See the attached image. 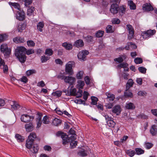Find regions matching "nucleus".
Instances as JSON below:
<instances>
[{
  "label": "nucleus",
  "mask_w": 157,
  "mask_h": 157,
  "mask_svg": "<svg viewBox=\"0 0 157 157\" xmlns=\"http://www.w3.org/2000/svg\"><path fill=\"white\" fill-rule=\"evenodd\" d=\"M121 111V106L119 105L115 106L112 109V112L117 115H119Z\"/></svg>",
  "instance_id": "obj_16"
},
{
  "label": "nucleus",
  "mask_w": 157,
  "mask_h": 157,
  "mask_svg": "<svg viewBox=\"0 0 157 157\" xmlns=\"http://www.w3.org/2000/svg\"><path fill=\"white\" fill-rule=\"evenodd\" d=\"M75 140H72L71 139V143L70 144V146L71 148L75 147L77 145V142L76 141H74Z\"/></svg>",
  "instance_id": "obj_45"
},
{
  "label": "nucleus",
  "mask_w": 157,
  "mask_h": 157,
  "mask_svg": "<svg viewBox=\"0 0 157 157\" xmlns=\"http://www.w3.org/2000/svg\"><path fill=\"white\" fill-rule=\"evenodd\" d=\"M42 115L40 114H38L37 118L36 119V122L37 124V128H39L41 125L42 121Z\"/></svg>",
  "instance_id": "obj_17"
},
{
  "label": "nucleus",
  "mask_w": 157,
  "mask_h": 157,
  "mask_svg": "<svg viewBox=\"0 0 157 157\" xmlns=\"http://www.w3.org/2000/svg\"><path fill=\"white\" fill-rule=\"evenodd\" d=\"M135 154L138 155H140L143 154L144 151L140 148H136L135 149Z\"/></svg>",
  "instance_id": "obj_26"
},
{
  "label": "nucleus",
  "mask_w": 157,
  "mask_h": 157,
  "mask_svg": "<svg viewBox=\"0 0 157 157\" xmlns=\"http://www.w3.org/2000/svg\"><path fill=\"white\" fill-rule=\"evenodd\" d=\"M25 24H19L18 26L17 29L19 32H21L25 29Z\"/></svg>",
  "instance_id": "obj_43"
},
{
  "label": "nucleus",
  "mask_w": 157,
  "mask_h": 157,
  "mask_svg": "<svg viewBox=\"0 0 157 157\" xmlns=\"http://www.w3.org/2000/svg\"><path fill=\"white\" fill-rule=\"evenodd\" d=\"M31 151L33 153H36L38 152V146L36 144L33 146V147H31L30 149Z\"/></svg>",
  "instance_id": "obj_37"
},
{
  "label": "nucleus",
  "mask_w": 157,
  "mask_h": 157,
  "mask_svg": "<svg viewBox=\"0 0 157 157\" xmlns=\"http://www.w3.org/2000/svg\"><path fill=\"white\" fill-rule=\"evenodd\" d=\"M27 45L30 47H33L35 46V44L34 42L31 40H28L27 41Z\"/></svg>",
  "instance_id": "obj_56"
},
{
  "label": "nucleus",
  "mask_w": 157,
  "mask_h": 157,
  "mask_svg": "<svg viewBox=\"0 0 157 157\" xmlns=\"http://www.w3.org/2000/svg\"><path fill=\"white\" fill-rule=\"evenodd\" d=\"M144 146L146 149H149L152 147L153 144L151 143L147 142L145 143Z\"/></svg>",
  "instance_id": "obj_58"
},
{
  "label": "nucleus",
  "mask_w": 157,
  "mask_h": 157,
  "mask_svg": "<svg viewBox=\"0 0 157 157\" xmlns=\"http://www.w3.org/2000/svg\"><path fill=\"white\" fill-rule=\"evenodd\" d=\"M13 40L16 43H19L24 42V38L19 36L13 38Z\"/></svg>",
  "instance_id": "obj_23"
},
{
  "label": "nucleus",
  "mask_w": 157,
  "mask_h": 157,
  "mask_svg": "<svg viewBox=\"0 0 157 157\" xmlns=\"http://www.w3.org/2000/svg\"><path fill=\"white\" fill-rule=\"evenodd\" d=\"M138 69L139 71L142 73H145L146 72V69L143 67H139Z\"/></svg>",
  "instance_id": "obj_60"
},
{
  "label": "nucleus",
  "mask_w": 157,
  "mask_h": 157,
  "mask_svg": "<svg viewBox=\"0 0 157 157\" xmlns=\"http://www.w3.org/2000/svg\"><path fill=\"white\" fill-rule=\"evenodd\" d=\"M92 102L91 104L93 105H96L97 104V102L98 101V98L95 97H92L91 98Z\"/></svg>",
  "instance_id": "obj_53"
},
{
  "label": "nucleus",
  "mask_w": 157,
  "mask_h": 157,
  "mask_svg": "<svg viewBox=\"0 0 157 157\" xmlns=\"http://www.w3.org/2000/svg\"><path fill=\"white\" fill-rule=\"evenodd\" d=\"M128 4L129 6V8L131 10H135L136 9L135 4L133 3L132 0H130L128 1Z\"/></svg>",
  "instance_id": "obj_35"
},
{
  "label": "nucleus",
  "mask_w": 157,
  "mask_h": 157,
  "mask_svg": "<svg viewBox=\"0 0 157 157\" xmlns=\"http://www.w3.org/2000/svg\"><path fill=\"white\" fill-rule=\"evenodd\" d=\"M61 123V120L57 118H54L52 121V123L53 125L56 126H58L60 125Z\"/></svg>",
  "instance_id": "obj_32"
},
{
  "label": "nucleus",
  "mask_w": 157,
  "mask_h": 157,
  "mask_svg": "<svg viewBox=\"0 0 157 157\" xmlns=\"http://www.w3.org/2000/svg\"><path fill=\"white\" fill-rule=\"evenodd\" d=\"M89 53V52L86 50L80 52L78 55V58L80 60L84 61L86 60L85 58L86 56Z\"/></svg>",
  "instance_id": "obj_8"
},
{
  "label": "nucleus",
  "mask_w": 157,
  "mask_h": 157,
  "mask_svg": "<svg viewBox=\"0 0 157 157\" xmlns=\"http://www.w3.org/2000/svg\"><path fill=\"white\" fill-rule=\"evenodd\" d=\"M106 95L107 96V98H110V100L113 101L115 98L114 95L109 93H106Z\"/></svg>",
  "instance_id": "obj_49"
},
{
  "label": "nucleus",
  "mask_w": 157,
  "mask_h": 157,
  "mask_svg": "<svg viewBox=\"0 0 157 157\" xmlns=\"http://www.w3.org/2000/svg\"><path fill=\"white\" fill-rule=\"evenodd\" d=\"M89 95V94L86 91H84L83 95V98L85 100H87Z\"/></svg>",
  "instance_id": "obj_63"
},
{
  "label": "nucleus",
  "mask_w": 157,
  "mask_h": 157,
  "mask_svg": "<svg viewBox=\"0 0 157 157\" xmlns=\"http://www.w3.org/2000/svg\"><path fill=\"white\" fill-rule=\"evenodd\" d=\"M35 12V8L34 7H29L27 11V15L28 16H34Z\"/></svg>",
  "instance_id": "obj_14"
},
{
  "label": "nucleus",
  "mask_w": 157,
  "mask_h": 157,
  "mask_svg": "<svg viewBox=\"0 0 157 157\" xmlns=\"http://www.w3.org/2000/svg\"><path fill=\"white\" fill-rule=\"evenodd\" d=\"M44 24L43 21L40 22L37 25V29L40 32H42L43 31L42 29L44 27Z\"/></svg>",
  "instance_id": "obj_31"
},
{
  "label": "nucleus",
  "mask_w": 157,
  "mask_h": 157,
  "mask_svg": "<svg viewBox=\"0 0 157 157\" xmlns=\"http://www.w3.org/2000/svg\"><path fill=\"white\" fill-rule=\"evenodd\" d=\"M106 31L107 33H112L113 32L112 29V26L110 25H108L106 28Z\"/></svg>",
  "instance_id": "obj_52"
},
{
  "label": "nucleus",
  "mask_w": 157,
  "mask_h": 157,
  "mask_svg": "<svg viewBox=\"0 0 157 157\" xmlns=\"http://www.w3.org/2000/svg\"><path fill=\"white\" fill-rule=\"evenodd\" d=\"M107 125L110 128H112L114 127L116 125V123L112 119L110 121H107L106 122Z\"/></svg>",
  "instance_id": "obj_33"
},
{
  "label": "nucleus",
  "mask_w": 157,
  "mask_h": 157,
  "mask_svg": "<svg viewBox=\"0 0 157 157\" xmlns=\"http://www.w3.org/2000/svg\"><path fill=\"white\" fill-rule=\"evenodd\" d=\"M112 22L113 24H119L120 23V21L119 19L117 18H114L112 20Z\"/></svg>",
  "instance_id": "obj_59"
},
{
  "label": "nucleus",
  "mask_w": 157,
  "mask_h": 157,
  "mask_svg": "<svg viewBox=\"0 0 157 157\" xmlns=\"http://www.w3.org/2000/svg\"><path fill=\"white\" fill-rule=\"evenodd\" d=\"M102 115L105 117L106 122H107V121H110L113 119L111 117L109 116L107 114L105 113H103Z\"/></svg>",
  "instance_id": "obj_44"
},
{
  "label": "nucleus",
  "mask_w": 157,
  "mask_h": 157,
  "mask_svg": "<svg viewBox=\"0 0 157 157\" xmlns=\"http://www.w3.org/2000/svg\"><path fill=\"white\" fill-rule=\"evenodd\" d=\"M25 13L23 10H20L16 14V18L19 21H23L25 19Z\"/></svg>",
  "instance_id": "obj_9"
},
{
  "label": "nucleus",
  "mask_w": 157,
  "mask_h": 157,
  "mask_svg": "<svg viewBox=\"0 0 157 157\" xmlns=\"http://www.w3.org/2000/svg\"><path fill=\"white\" fill-rule=\"evenodd\" d=\"M64 81L65 82L69 83L71 85L75 82V78L70 76H66Z\"/></svg>",
  "instance_id": "obj_11"
},
{
  "label": "nucleus",
  "mask_w": 157,
  "mask_h": 157,
  "mask_svg": "<svg viewBox=\"0 0 157 157\" xmlns=\"http://www.w3.org/2000/svg\"><path fill=\"white\" fill-rule=\"evenodd\" d=\"M34 49H31L27 50L24 47H18L15 50V55L19 61L21 63H24L26 59V53L27 55H30L34 53Z\"/></svg>",
  "instance_id": "obj_1"
},
{
  "label": "nucleus",
  "mask_w": 157,
  "mask_h": 157,
  "mask_svg": "<svg viewBox=\"0 0 157 157\" xmlns=\"http://www.w3.org/2000/svg\"><path fill=\"white\" fill-rule=\"evenodd\" d=\"M36 133L34 132H32L30 133L28 138L34 140V139L36 138Z\"/></svg>",
  "instance_id": "obj_46"
},
{
  "label": "nucleus",
  "mask_w": 157,
  "mask_h": 157,
  "mask_svg": "<svg viewBox=\"0 0 157 157\" xmlns=\"http://www.w3.org/2000/svg\"><path fill=\"white\" fill-rule=\"evenodd\" d=\"M62 46L67 50H71L72 48V45L71 44L65 42L62 44Z\"/></svg>",
  "instance_id": "obj_34"
},
{
  "label": "nucleus",
  "mask_w": 157,
  "mask_h": 157,
  "mask_svg": "<svg viewBox=\"0 0 157 157\" xmlns=\"http://www.w3.org/2000/svg\"><path fill=\"white\" fill-rule=\"evenodd\" d=\"M150 132L152 136H155L157 134V126L153 125L150 130Z\"/></svg>",
  "instance_id": "obj_19"
},
{
  "label": "nucleus",
  "mask_w": 157,
  "mask_h": 157,
  "mask_svg": "<svg viewBox=\"0 0 157 157\" xmlns=\"http://www.w3.org/2000/svg\"><path fill=\"white\" fill-rule=\"evenodd\" d=\"M78 155L82 157H84L87 155L86 151L83 149H82L79 151L78 153Z\"/></svg>",
  "instance_id": "obj_39"
},
{
  "label": "nucleus",
  "mask_w": 157,
  "mask_h": 157,
  "mask_svg": "<svg viewBox=\"0 0 157 157\" xmlns=\"http://www.w3.org/2000/svg\"><path fill=\"white\" fill-rule=\"evenodd\" d=\"M9 4L14 7L15 8L19 10H20L21 6L20 5L17 3L10 2Z\"/></svg>",
  "instance_id": "obj_36"
},
{
  "label": "nucleus",
  "mask_w": 157,
  "mask_h": 157,
  "mask_svg": "<svg viewBox=\"0 0 157 157\" xmlns=\"http://www.w3.org/2000/svg\"><path fill=\"white\" fill-rule=\"evenodd\" d=\"M120 15H122L125 13L126 8L124 6H120L118 10Z\"/></svg>",
  "instance_id": "obj_38"
},
{
  "label": "nucleus",
  "mask_w": 157,
  "mask_h": 157,
  "mask_svg": "<svg viewBox=\"0 0 157 157\" xmlns=\"http://www.w3.org/2000/svg\"><path fill=\"white\" fill-rule=\"evenodd\" d=\"M76 47L79 48L84 45V43L82 40H78L75 41L74 44Z\"/></svg>",
  "instance_id": "obj_22"
},
{
  "label": "nucleus",
  "mask_w": 157,
  "mask_h": 157,
  "mask_svg": "<svg viewBox=\"0 0 157 157\" xmlns=\"http://www.w3.org/2000/svg\"><path fill=\"white\" fill-rule=\"evenodd\" d=\"M128 65L127 63H122L118 65L117 66V68L120 69L122 68H124V67H128Z\"/></svg>",
  "instance_id": "obj_42"
},
{
  "label": "nucleus",
  "mask_w": 157,
  "mask_h": 157,
  "mask_svg": "<svg viewBox=\"0 0 157 157\" xmlns=\"http://www.w3.org/2000/svg\"><path fill=\"white\" fill-rule=\"evenodd\" d=\"M13 104L11 105L12 110H17L20 108V105L16 101H13Z\"/></svg>",
  "instance_id": "obj_27"
},
{
  "label": "nucleus",
  "mask_w": 157,
  "mask_h": 157,
  "mask_svg": "<svg viewBox=\"0 0 157 157\" xmlns=\"http://www.w3.org/2000/svg\"><path fill=\"white\" fill-rule=\"evenodd\" d=\"M126 29L128 31L129 34L128 36V39L131 40L134 37V31L133 27L130 25H126Z\"/></svg>",
  "instance_id": "obj_7"
},
{
  "label": "nucleus",
  "mask_w": 157,
  "mask_h": 157,
  "mask_svg": "<svg viewBox=\"0 0 157 157\" xmlns=\"http://www.w3.org/2000/svg\"><path fill=\"white\" fill-rule=\"evenodd\" d=\"M119 10V6L117 4H113L111 5L110 11L113 14L117 13Z\"/></svg>",
  "instance_id": "obj_10"
},
{
  "label": "nucleus",
  "mask_w": 157,
  "mask_h": 157,
  "mask_svg": "<svg viewBox=\"0 0 157 157\" xmlns=\"http://www.w3.org/2000/svg\"><path fill=\"white\" fill-rule=\"evenodd\" d=\"M62 94V92L60 91H56L52 93V95L55 97H60Z\"/></svg>",
  "instance_id": "obj_47"
},
{
  "label": "nucleus",
  "mask_w": 157,
  "mask_h": 157,
  "mask_svg": "<svg viewBox=\"0 0 157 157\" xmlns=\"http://www.w3.org/2000/svg\"><path fill=\"white\" fill-rule=\"evenodd\" d=\"M53 52L52 49L47 48L45 51V54L49 56H52L53 54Z\"/></svg>",
  "instance_id": "obj_41"
},
{
  "label": "nucleus",
  "mask_w": 157,
  "mask_h": 157,
  "mask_svg": "<svg viewBox=\"0 0 157 157\" xmlns=\"http://www.w3.org/2000/svg\"><path fill=\"white\" fill-rule=\"evenodd\" d=\"M69 134L68 135L69 138L72 140H75L76 138V135L75 134V131L72 128L69 130Z\"/></svg>",
  "instance_id": "obj_15"
},
{
  "label": "nucleus",
  "mask_w": 157,
  "mask_h": 157,
  "mask_svg": "<svg viewBox=\"0 0 157 157\" xmlns=\"http://www.w3.org/2000/svg\"><path fill=\"white\" fill-rule=\"evenodd\" d=\"M135 63L137 64L141 63L143 62L142 59L140 58H136L134 59Z\"/></svg>",
  "instance_id": "obj_57"
},
{
  "label": "nucleus",
  "mask_w": 157,
  "mask_h": 157,
  "mask_svg": "<svg viewBox=\"0 0 157 157\" xmlns=\"http://www.w3.org/2000/svg\"><path fill=\"white\" fill-rule=\"evenodd\" d=\"M133 45L134 46V48H136V45L134 44H133L132 42H128L127 43V45L124 48L126 50H128L129 49V47L130 46Z\"/></svg>",
  "instance_id": "obj_40"
},
{
  "label": "nucleus",
  "mask_w": 157,
  "mask_h": 157,
  "mask_svg": "<svg viewBox=\"0 0 157 157\" xmlns=\"http://www.w3.org/2000/svg\"><path fill=\"white\" fill-rule=\"evenodd\" d=\"M15 138L17 141L19 142H22L25 140L24 137L21 136V135L16 134L15 136Z\"/></svg>",
  "instance_id": "obj_24"
},
{
  "label": "nucleus",
  "mask_w": 157,
  "mask_h": 157,
  "mask_svg": "<svg viewBox=\"0 0 157 157\" xmlns=\"http://www.w3.org/2000/svg\"><path fill=\"white\" fill-rule=\"evenodd\" d=\"M0 50L1 52L4 54L5 56L7 57L10 54L11 50L9 49L7 44H3L1 46Z\"/></svg>",
  "instance_id": "obj_3"
},
{
  "label": "nucleus",
  "mask_w": 157,
  "mask_h": 157,
  "mask_svg": "<svg viewBox=\"0 0 157 157\" xmlns=\"http://www.w3.org/2000/svg\"><path fill=\"white\" fill-rule=\"evenodd\" d=\"M50 57L46 56H41V60L42 63H44L46 62L48 60H49Z\"/></svg>",
  "instance_id": "obj_55"
},
{
  "label": "nucleus",
  "mask_w": 157,
  "mask_h": 157,
  "mask_svg": "<svg viewBox=\"0 0 157 157\" xmlns=\"http://www.w3.org/2000/svg\"><path fill=\"white\" fill-rule=\"evenodd\" d=\"M84 72L83 71L78 72L76 75V78L78 79H81L82 77Z\"/></svg>",
  "instance_id": "obj_51"
},
{
  "label": "nucleus",
  "mask_w": 157,
  "mask_h": 157,
  "mask_svg": "<svg viewBox=\"0 0 157 157\" xmlns=\"http://www.w3.org/2000/svg\"><path fill=\"white\" fill-rule=\"evenodd\" d=\"M34 119V117L32 116H29L27 114L22 115L21 117V120L22 122L24 123H28L32 121Z\"/></svg>",
  "instance_id": "obj_4"
},
{
  "label": "nucleus",
  "mask_w": 157,
  "mask_h": 157,
  "mask_svg": "<svg viewBox=\"0 0 157 157\" xmlns=\"http://www.w3.org/2000/svg\"><path fill=\"white\" fill-rule=\"evenodd\" d=\"M156 33V30L155 29L148 30L146 31L142 32L141 35L143 38L146 39L148 37H150L154 35Z\"/></svg>",
  "instance_id": "obj_5"
},
{
  "label": "nucleus",
  "mask_w": 157,
  "mask_h": 157,
  "mask_svg": "<svg viewBox=\"0 0 157 157\" xmlns=\"http://www.w3.org/2000/svg\"><path fill=\"white\" fill-rule=\"evenodd\" d=\"M104 33V32L103 31L99 30L96 34V36L98 38L101 37L103 35Z\"/></svg>",
  "instance_id": "obj_48"
},
{
  "label": "nucleus",
  "mask_w": 157,
  "mask_h": 157,
  "mask_svg": "<svg viewBox=\"0 0 157 157\" xmlns=\"http://www.w3.org/2000/svg\"><path fill=\"white\" fill-rule=\"evenodd\" d=\"M74 64L73 61H69L66 65L65 71L69 75H72L73 74L72 66Z\"/></svg>",
  "instance_id": "obj_6"
},
{
  "label": "nucleus",
  "mask_w": 157,
  "mask_h": 157,
  "mask_svg": "<svg viewBox=\"0 0 157 157\" xmlns=\"http://www.w3.org/2000/svg\"><path fill=\"white\" fill-rule=\"evenodd\" d=\"M50 117L47 115L43 117L42 122L43 124H48L50 123Z\"/></svg>",
  "instance_id": "obj_30"
},
{
  "label": "nucleus",
  "mask_w": 157,
  "mask_h": 157,
  "mask_svg": "<svg viewBox=\"0 0 157 157\" xmlns=\"http://www.w3.org/2000/svg\"><path fill=\"white\" fill-rule=\"evenodd\" d=\"M125 108L127 109L133 110L135 109V106L134 103L127 102L126 103Z\"/></svg>",
  "instance_id": "obj_18"
},
{
  "label": "nucleus",
  "mask_w": 157,
  "mask_h": 157,
  "mask_svg": "<svg viewBox=\"0 0 157 157\" xmlns=\"http://www.w3.org/2000/svg\"><path fill=\"white\" fill-rule=\"evenodd\" d=\"M124 94L126 97L132 98L133 96L132 94L129 89H126Z\"/></svg>",
  "instance_id": "obj_25"
},
{
  "label": "nucleus",
  "mask_w": 157,
  "mask_h": 157,
  "mask_svg": "<svg viewBox=\"0 0 157 157\" xmlns=\"http://www.w3.org/2000/svg\"><path fill=\"white\" fill-rule=\"evenodd\" d=\"M84 85L85 82L84 81L79 80L77 81L76 87L78 89H82Z\"/></svg>",
  "instance_id": "obj_21"
},
{
  "label": "nucleus",
  "mask_w": 157,
  "mask_h": 157,
  "mask_svg": "<svg viewBox=\"0 0 157 157\" xmlns=\"http://www.w3.org/2000/svg\"><path fill=\"white\" fill-rule=\"evenodd\" d=\"M36 73V71L35 70H30L26 71V74L27 76H29L32 74L35 73Z\"/></svg>",
  "instance_id": "obj_50"
},
{
  "label": "nucleus",
  "mask_w": 157,
  "mask_h": 157,
  "mask_svg": "<svg viewBox=\"0 0 157 157\" xmlns=\"http://www.w3.org/2000/svg\"><path fill=\"white\" fill-rule=\"evenodd\" d=\"M25 128L26 132H29L33 131L34 129V126L33 123L31 122L26 124L25 125Z\"/></svg>",
  "instance_id": "obj_12"
},
{
  "label": "nucleus",
  "mask_w": 157,
  "mask_h": 157,
  "mask_svg": "<svg viewBox=\"0 0 157 157\" xmlns=\"http://www.w3.org/2000/svg\"><path fill=\"white\" fill-rule=\"evenodd\" d=\"M125 152L127 155L131 157L133 156L135 154V151L131 149L126 150Z\"/></svg>",
  "instance_id": "obj_28"
},
{
  "label": "nucleus",
  "mask_w": 157,
  "mask_h": 157,
  "mask_svg": "<svg viewBox=\"0 0 157 157\" xmlns=\"http://www.w3.org/2000/svg\"><path fill=\"white\" fill-rule=\"evenodd\" d=\"M57 136H61L63 140V144H66L67 143L71 142V139L66 134L64 133L61 131H59L56 133Z\"/></svg>",
  "instance_id": "obj_2"
},
{
  "label": "nucleus",
  "mask_w": 157,
  "mask_h": 157,
  "mask_svg": "<svg viewBox=\"0 0 157 157\" xmlns=\"http://www.w3.org/2000/svg\"><path fill=\"white\" fill-rule=\"evenodd\" d=\"M142 9L144 11H150L153 10V8L149 3H145L142 6Z\"/></svg>",
  "instance_id": "obj_13"
},
{
  "label": "nucleus",
  "mask_w": 157,
  "mask_h": 157,
  "mask_svg": "<svg viewBox=\"0 0 157 157\" xmlns=\"http://www.w3.org/2000/svg\"><path fill=\"white\" fill-rule=\"evenodd\" d=\"M123 59L121 57H120L118 58H116L114 59V61L118 62L119 63L123 62Z\"/></svg>",
  "instance_id": "obj_61"
},
{
  "label": "nucleus",
  "mask_w": 157,
  "mask_h": 157,
  "mask_svg": "<svg viewBox=\"0 0 157 157\" xmlns=\"http://www.w3.org/2000/svg\"><path fill=\"white\" fill-rule=\"evenodd\" d=\"M45 85L44 82L43 81H41L38 82L37 86L39 87H43Z\"/></svg>",
  "instance_id": "obj_62"
},
{
  "label": "nucleus",
  "mask_w": 157,
  "mask_h": 157,
  "mask_svg": "<svg viewBox=\"0 0 157 157\" xmlns=\"http://www.w3.org/2000/svg\"><path fill=\"white\" fill-rule=\"evenodd\" d=\"M7 37V36L6 34L0 35V42H2L6 40Z\"/></svg>",
  "instance_id": "obj_54"
},
{
  "label": "nucleus",
  "mask_w": 157,
  "mask_h": 157,
  "mask_svg": "<svg viewBox=\"0 0 157 157\" xmlns=\"http://www.w3.org/2000/svg\"><path fill=\"white\" fill-rule=\"evenodd\" d=\"M84 80L86 83L87 85H89L90 84V78L88 76H86L84 78Z\"/></svg>",
  "instance_id": "obj_64"
},
{
  "label": "nucleus",
  "mask_w": 157,
  "mask_h": 157,
  "mask_svg": "<svg viewBox=\"0 0 157 157\" xmlns=\"http://www.w3.org/2000/svg\"><path fill=\"white\" fill-rule=\"evenodd\" d=\"M34 141V140L28 138L26 141V147L28 149L31 148L33 145Z\"/></svg>",
  "instance_id": "obj_20"
},
{
  "label": "nucleus",
  "mask_w": 157,
  "mask_h": 157,
  "mask_svg": "<svg viewBox=\"0 0 157 157\" xmlns=\"http://www.w3.org/2000/svg\"><path fill=\"white\" fill-rule=\"evenodd\" d=\"M133 83V81L132 79H129L126 84V89H129L132 86Z\"/></svg>",
  "instance_id": "obj_29"
}]
</instances>
